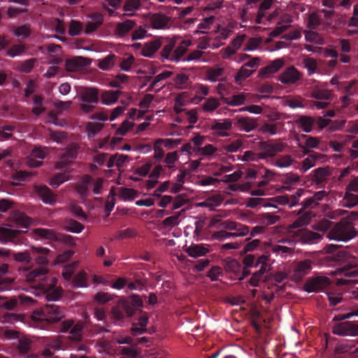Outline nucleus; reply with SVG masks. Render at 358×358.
Wrapping results in <instances>:
<instances>
[{
    "mask_svg": "<svg viewBox=\"0 0 358 358\" xmlns=\"http://www.w3.org/2000/svg\"><path fill=\"white\" fill-rule=\"evenodd\" d=\"M327 195V194L324 190H320L316 192L313 196L305 198L301 203V208L299 210V213L306 210L315 208L320 204V201H322Z\"/></svg>",
    "mask_w": 358,
    "mask_h": 358,
    "instance_id": "9b49d317",
    "label": "nucleus"
},
{
    "mask_svg": "<svg viewBox=\"0 0 358 358\" xmlns=\"http://www.w3.org/2000/svg\"><path fill=\"white\" fill-rule=\"evenodd\" d=\"M12 257L16 262L22 264H29L31 259V257L27 251L13 253Z\"/></svg>",
    "mask_w": 358,
    "mask_h": 358,
    "instance_id": "680f3d73",
    "label": "nucleus"
},
{
    "mask_svg": "<svg viewBox=\"0 0 358 358\" xmlns=\"http://www.w3.org/2000/svg\"><path fill=\"white\" fill-rule=\"evenodd\" d=\"M80 99L83 102L91 104H96L99 102V91L96 88H85L81 95Z\"/></svg>",
    "mask_w": 358,
    "mask_h": 358,
    "instance_id": "b1692460",
    "label": "nucleus"
},
{
    "mask_svg": "<svg viewBox=\"0 0 358 358\" xmlns=\"http://www.w3.org/2000/svg\"><path fill=\"white\" fill-rule=\"evenodd\" d=\"M35 235L50 241H59V235L51 229L36 228L34 229Z\"/></svg>",
    "mask_w": 358,
    "mask_h": 358,
    "instance_id": "c756f323",
    "label": "nucleus"
},
{
    "mask_svg": "<svg viewBox=\"0 0 358 358\" xmlns=\"http://www.w3.org/2000/svg\"><path fill=\"white\" fill-rule=\"evenodd\" d=\"M94 178L89 175L83 177L80 183L76 185V190L81 196H87L89 195L88 185L92 184Z\"/></svg>",
    "mask_w": 358,
    "mask_h": 358,
    "instance_id": "7c9ffc66",
    "label": "nucleus"
},
{
    "mask_svg": "<svg viewBox=\"0 0 358 358\" xmlns=\"http://www.w3.org/2000/svg\"><path fill=\"white\" fill-rule=\"evenodd\" d=\"M33 250L38 255L35 257L36 263L39 266L29 273L27 279L29 281H36L37 278H40L48 273L47 265L48 264V259L45 257L50 250L44 248H34Z\"/></svg>",
    "mask_w": 358,
    "mask_h": 358,
    "instance_id": "7ed1b4c3",
    "label": "nucleus"
},
{
    "mask_svg": "<svg viewBox=\"0 0 358 358\" xmlns=\"http://www.w3.org/2000/svg\"><path fill=\"white\" fill-rule=\"evenodd\" d=\"M296 122L303 131L308 133L312 131L313 125L315 124V119L310 116L301 115Z\"/></svg>",
    "mask_w": 358,
    "mask_h": 358,
    "instance_id": "c85d7f7f",
    "label": "nucleus"
},
{
    "mask_svg": "<svg viewBox=\"0 0 358 358\" xmlns=\"http://www.w3.org/2000/svg\"><path fill=\"white\" fill-rule=\"evenodd\" d=\"M248 94L240 93L233 95L231 98L222 97L224 103L231 106H238L243 104L247 99Z\"/></svg>",
    "mask_w": 358,
    "mask_h": 358,
    "instance_id": "72a5a7b5",
    "label": "nucleus"
},
{
    "mask_svg": "<svg viewBox=\"0 0 358 358\" xmlns=\"http://www.w3.org/2000/svg\"><path fill=\"white\" fill-rule=\"evenodd\" d=\"M357 205H358V195L352 193V191L346 189L343 199V206L351 208Z\"/></svg>",
    "mask_w": 358,
    "mask_h": 358,
    "instance_id": "e433bc0d",
    "label": "nucleus"
},
{
    "mask_svg": "<svg viewBox=\"0 0 358 358\" xmlns=\"http://www.w3.org/2000/svg\"><path fill=\"white\" fill-rule=\"evenodd\" d=\"M8 264H3L0 266V292L10 289L14 285V278L4 275L8 272Z\"/></svg>",
    "mask_w": 358,
    "mask_h": 358,
    "instance_id": "6ab92c4d",
    "label": "nucleus"
},
{
    "mask_svg": "<svg viewBox=\"0 0 358 358\" xmlns=\"http://www.w3.org/2000/svg\"><path fill=\"white\" fill-rule=\"evenodd\" d=\"M101 123L90 122L86 125V130L90 137L96 136L103 128Z\"/></svg>",
    "mask_w": 358,
    "mask_h": 358,
    "instance_id": "4d7b16f0",
    "label": "nucleus"
},
{
    "mask_svg": "<svg viewBox=\"0 0 358 358\" xmlns=\"http://www.w3.org/2000/svg\"><path fill=\"white\" fill-rule=\"evenodd\" d=\"M264 268H259V269L252 273L249 284L252 287H257L259 285L260 281L262 280L263 276L265 273Z\"/></svg>",
    "mask_w": 358,
    "mask_h": 358,
    "instance_id": "5fc2aeb1",
    "label": "nucleus"
},
{
    "mask_svg": "<svg viewBox=\"0 0 358 358\" xmlns=\"http://www.w3.org/2000/svg\"><path fill=\"white\" fill-rule=\"evenodd\" d=\"M331 284V280L326 276H315L308 278L303 285L304 291L311 292H322Z\"/></svg>",
    "mask_w": 358,
    "mask_h": 358,
    "instance_id": "39448f33",
    "label": "nucleus"
},
{
    "mask_svg": "<svg viewBox=\"0 0 358 358\" xmlns=\"http://www.w3.org/2000/svg\"><path fill=\"white\" fill-rule=\"evenodd\" d=\"M11 220L18 227L28 228L31 223V219L24 213L16 211L10 217Z\"/></svg>",
    "mask_w": 358,
    "mask_h": 358,
    "instance_id": "2f4dec72",
    "label": "nucleus"
},
{
    "mask_svg": "<svg viewBox=\"0 0 358 358\" xmlns=\"http://www.w3.org/2000/svg\"><path fill=\"white\" fill-rule=\"evenodd\" d=\"M322 24V19L317 13H311L308 17L307 27L312 30L316 29Z\"/></svg>",
    "mask_w": 358,
    "mask_h": 358,
    "instance_id": "a18cd8bd",
    "label": "nucleus"
},
{
    "mask_svg": "<svg viewBox=\"0 0 358 358\" xmlns=\"http://www.w3.org/2000/svg\"><path fill=\"white\" fill-rule=\"evenodd\" d=\"M90 64L89 59L83 57H74L66 60L65 66L68 71H78Z\"/></svg>",
    "mask_w": 358,
    "mask_h": 358,
    "instance_id": "dca6fc26",
    "label": "nucleus"
},
{
    "mask_svg": "<svg viewBox=\"0 0 358 358\" xmlns=\"http://www.w3.org/2000/svg\"><path fill=\"white\" fill-rule=\"evenodd\" d=\"M21 233L18 229L0 226V240L2 243L13 241Z\"/></svg>",
    "mask_w": 358,
    "mask_h": 358,
    "instance_id": "393cba45",
    "label": "nucleus"
},
{
    "mask_svg": "<svg viewBox=\"0 0 358 358\" xmlns=\"http://www.w3.org/2000/svg\"><path fill=\"white\" fill-rule=\"evenodd\" d=\"M34 300L24 294H20L17 296H13L9 299H3V301L1 303V306L8 310H13L20 308L23 306H29L33 304Z\"/></svg>",
    "mask_w": 358,
    "mask_h": 358,
    "instance_id": "423d86ee",
    "label": "nucleus"
},
{
    "mask_svg": "<svg viewBox=\"0 0 358 358\" xmlns=\"http://www.w3.org/2000/svg\"><path fill=\"white\" fill-rule=\"evenodd\" d=\"M83 324L78 322L72 326L70 334V338L76 342H80L83 338Z\"/></svg>",
    "mask_w": 358,
    "mask_h": 358,
    "instance_id": "79ce46f5",
    "label": "nucleus"
},
{
    "mask_svg": "<svg viewBox=\"0 0 358 358\" xmlns=\"http://www.w3.org/2000/svg\"><path fill=\"white\" fill-rule=\"evenodd\" d=\"M77 148L76 146L68 147L61 156L59 160L56 163L55 168L63 169L70 164V162L77 157Z\"/></svg>",
    "mask_w": 358,
    "mask_h": 358,
    "instance_id": "f3484780",
    "label": "nucleus"
},
{
    "mask_svg": "<svg viewBox=\"0 0 358 358\" xmlns=\"http://www.w3.org/2000/svg\"><path fill=\"white\" fill-rule=\"evenodd\" d=\"M191 45V42L189 41L182 40L178 44V46L175 47V50H173V54L171 55L170 61L171 62H178L181 59V57L185 55L187 52V48Z\"/></svg>",
    "mask_w": 358,
    "mask_h": 358,
    "instance_id": "cd10ccee",
    "label": "nucleus"
},
{
    "mask_svg": "<svg viewBox=\"0 0 358 358\" xmlns=\"http://www.w3.org/2000/svg\"><path fill=\"white\" fill-rule=\"evenodd\" d=\"M136 26L134 20H126L116 24L114 34L117 38H123L126 37L130 31L134 29Z\"/></svg>",
    "mask_w": 358,
    "mask_h": 358,
    "instance_id": "a211bd4d",
    "label": "nucleus"
},
{
    "mask_svg": "<svg viewBox=\"0 0 358 358\" xmlns=\"http://www.w3.org/2000/svg\"><path fill=\"white\" fill-rule=\"evenodd\" d=\"M336 169L329 166L319 167L312 171V180L317 184L326 181L329 176H333Z\"/></svg>",
    "mask_w": 358,
    "mask_h": 358,
    "instance_id": "ddd939ff",
    "label": "nucleus"
},
{
    "mask_svg": "<svg viewBox=\"0 0 358 358\" xmlns=\"http://www.w3.org/2000/svg\"><path fill=\"white\" fill-rule=\"evenodd\" d=\"M173 81L176 88L183 90L187 88L189 78L187 75L180 73L176 75Z\"/></svg>",
    "mask_w": 358,
    "mask_h": 358,
    "instance_id": "ea45409f",
    "label": "nucleus"
},
{
    "mask_svg": "<svg viewBox=\"0 0 358 358\" xmlns=\"http://www.w3.org/2000/svg\"><path fill=\"white\" fill-rule=\"evenodd\" d=\"M196 96L193 99V102L197 103L200 102L205 96L208 94V87L206 85L198 84L195 86Z\"/></svg>",
    "mask_w": 358,
    "mask_h": 358,
    "instance_id": "de8ad7c7",
    "label": "nucleus"
},
{
    "mask_svg": "<svg viewBox=\"0 0 358 358\" xmlns=\"http://www.w3.org/2000/svg\"><path fill=\"white\" fill-rule=\"evenodd\" d=\"M31 347V341L27 338L19 339L17 349L21 354H26L29 352Z\"/></svg>",
    "mask_w": 358,
    "mask_h": 358,
    "instance_id": "0e129e2a",
    "label": "nucleus"
},
{
    "mask_svg": "<svg viewBox=\"0 0 358 358\" xmlns=\"http://www.w3.org/2000/svg\"><path fill=\"white\" fill-rule=\"evenodd\" d=\"M83 29V24L77 20H72L70 22L69 28V34L71 36H76L80 35Z\"/></svg>",
    "mask_w": 358,
    "mask_h": 358,
    "instance_id": "603ef678",
    "label": "nucleus"
},
{
    "mask_svg": "<svg viewBox=\"0 0 358 358\" xmlns=\"http://www.w3.org/2000/svg\"><path fill=\"white\" fill-rule=\"evenodd\" d=\"M332 94L328 90L320 89L317 85L313 87L310 96L317 100L328 101L331 99Z\"/></svg>",
    "mask_w": 358,
    "mask_h": 358,
    "instance_id": "f704fd0d",
    "label": "nucleus"
},
{
    "mask_svg": "<svg viewBox=\"0 0 358 358\" xmlns=\"http://www.w3.org/2000/svg\"><path fill=\"white\" fill-rule=\"evenodd\" d=\"M161 45V40L159 38H156L145 43L142 48L141 54L144 57L152 58L155 53L159 49Z\"/></svg>",
    "mask_w": 358,
    "mask_h": 358,
    "instance_id": "5701e85b",
    "label": "nucleus"
},
{
    "mask_svg": "<svg viewBox=\"0 0 358 358\" xmlns=\"http://www.w3.org/2000/svg\"><path fill=\"white\" fill-rule=\"evenodd\" d=\"M356 233V230L351 222L342 220L334 225L328 232L327 236L329 239L346 241L355 237Z\"/></svg>",
    "mask_w": 358,
    "mask_h": 358,
    "instance_id": "f257e3e1",
    "label": "nucleus"
},
{
    "mask_svg": "<svg viewBox=\"0 0 358 358\" xmlns=\"http://www.w3.org/2000/svg\"><path fill=\"white\" fill-rule=\"evenodd\" d=\"M220 106V102L216 98H209L203 105V109L206 112H212Z\"/></svg>",
    "mask_w": 358,
    "mask_h": 358,
    "instance_id": "774afa93",
    "label": "nucleus"
},
{
    "mask_svg": "<svg viewBox=\"0 0 358 358\" xmlns=\"http://www.w3.org/2000/svg\"><path fill=\"white\" fill-rule=\"evenodd\" d=\"M13 33L17 37L28 38L31 34L30 25L23 24L17 27L13 30Z\"/></svg>",
    "mask_w": 358,
    "mask_h": 358,
    "instance_id": "bf43d9fd",
    "label": "nucleus"
},
{
    "mask_svg": "<svg viewBox=\"0 0 358 358\" xmlns=\"http://www.w3.org/2000/svg\"><path fill=\"white\" fill-rule=\"evenodd\" d=\"M278 123L266 122L262 125L259 131L263 134H267L270 136L275 135L278 133Z\"/></svg>",
    "mask_w": 358,
    "mask_h": 358,
    "instance_id": "13d9d810",
    "label": "nucleus"
},
{
    "mask_svg": "<svg viewBox=\"0 0 358 358\" xmlns=\"http://www.w3.org/2000/svg\"><path fill=\"white\" fill-rule=\"evenodd\" d=\"M296 241L306 244H315L321 241L322 235L306 228L298 229L294 232Z\"/></svg>",
    "mask_w": 358,
    "mask_h": 358,
    "instance_id": "0eeeda50",
    "label": "nucleus"
},
{
    "mask_svg": "<svg viewBox=\"0 0 358 358\" xmlns=\"http://www.w3.org/2000/svg\"><path fill=\"white\" fill-rule=\"evenodd\" d=\"M64 311L55 303H48L40 310L34 312V318L48 323L59 322L64 317Z\"/></svg>",
    "mask_w": 358,
    "mask_h": 358,
    "instance_id": "f03ea898",
    "label": "nucleus"
},
{
    "mask_svg": "<svg viewBox=\"0 0 358 358\" xmlns=\"http://www.w3.org/2000/svg\"><path fill=\"white\" fill-rule=\"evenodd\" d=\"M66 229L73 233H80L84 229V226L79 222L70 220L66 224Z\"/></svg>",
    "mask_w": 358,
    "mask_h": 358,
    "instance_id": "338daca9",
    "label": "nucleus"
},
{
    "mask_svg": "<svg viewBox=\"0 0 358 358\" xmlns=\"http://www.w3.org/2000/svg\"><path fill=\"white\" fill-rule=\"evenodd\" d=\"M122 94L120 90H106L102 92L101 94V103L107 106H110L115 103L118 98L120 94Z\"/></svg>",
    "mask_w": 358,
    "mask_h": 358,
    "instance_id": "a878e982",
    "label": "nucleus"
},
{
    "mask_svg": "<svg viewBox=\"0 0 358 358\" xmlns=\"http://www.w3.org/2000/svg\"><path fill=\"white\" fill-rule=\"evenodd\" d=\"M27 48L25 44H15L12 45L6 52V55L10 57H15L20 55Z\"/></svg>",
    "mask_w": 358,
    "mask_h": 358,
    "instance_id": "3c124183",
    "label": "nucleus"
},
{
    "mask_svg": "<svg viewBox=\"0 0 358 358\" xmlns=\"http://www.w3.org/2000/svg\"><path fill=\"white\" fill-rule=\"evenodd\" d=\"M170 20L169 17L162 13H151L148 17V20L152 27L156 29L166 28Z\"/></svg>",
    "mask_w": 358,
    "mask_h": 358,
    "instance_id": "2eb2a0df",
    "label": "nucleus"
},
{
    "mask_svg": "<svg viewBox=\"0 0 358 358\" xmlns=\"http://www.w3.org/2000/svg\"><path fill=\"white\" fill-rule=\"evenodd\" d=\"M333 334L338 336H358V324L352 322H343L336 324L333 328Z\"/></svg>",
    "mask_w": 358,
    "mask_h": 358,
    "instance_id": "6e6552de",
    "label": "nucleus"
},
{
    "mask_svg": "<svg viewBox=\"0 0 358 358\" xmlns=\"http://www.w3.org/2000/svg\"><path fill=\"white\" fill-rule=\"evenodd\" d=\"M172 74H173V73L171 71H163L162 73H160L159 74H158L157 76H156L155 77L153 81L150 85L148 90L149 91L152 90L155 86H157L158 83H159L162 80L169 78Z\"/></svg>",
    "mask_w": 358,
    "mask_h": 358,
    "instance_id": "69168bd1",
    "label": "nucleus"
},
{
    "mask_svg": "<svg viewBox=\"0 0 358 358\" xmlns=\"http://www.w3.org/2000/svg\"><path fill=\"white\" fill-rule=\"evenodd\" d=\"M69 180V176L66 173L55 174L50 180V185L53 188L58 187L61 184Z\"/></svg>",
    "mask_w": 358,
    "mask_h": 358,
    "instance_id": "864d4df0",
    "label": "nucleus"
},
{
    "mask_svg": "<svg viewBox=\"0 0 358 358\" xmlns=\"http://www.w3.org/2000/svg\"><path fill=\"white\" fill-rule=\"evenodd\" d=\"M312 261L308 259L299 262L294 271L295 278L300 280L307 275L312 269Z\"/></svg>",
    "mask_w": 358,
    "mask_h": 358,
    "instance_id": "4be33fe9",
    "label": "nucleus"
},
{
    "mask_svg": "<svg viewBox=\"0 0 358 358\" xmlns=\"http://www.w3.org/2000/svg\"><path fill=\"white\" fill-rule=\"evenodd\" d=\"M312 213L310 210L306 211L303 214L298 217L291 225L293 229H301L302 227L308 224L311 219Z\"/></svg>",
    "mask_w": 358,
    "mask_h": 358,
    "instance_id": "c9c22d12",
    "label": "nucleus"
},
{
    "mask_svg": "<svg viewBox=\"0 0 358 358\" xmlns=\"http://www.w3.org/2000/svg\"><path fill=\"white\" fill-rule=\"evenodd\" d=\"M208 252V250L200 244L193 245L186 249L189 256L194 258L205 255Z\"/></svg>",
    "mask_w": 358,
    "mask_h": 358,
    "instance_id": "58836bf2",
    "label": "nucleus"
},
{
    "mask_svg": "<svg viewBox=\"0 0 358 358\" xmlns=\"http://www.w3.org/2000/svg\"><path fill=\"white\" fill-rule=\"evenodd\" d=\"M286 148V144L280 139H270L260 141L257 150L259 151L262 159L272 158L280 152H282Z\"/></svg>",
    "mask_w": 358,
    "mask_h": 358,
    "instance_id": "20e7f679",
    "label": "nucleus"
},
{
    "mask_svg": "<svg viewBox=\"0 0 358 358\" xmlns=\"http://www.w3.org/2000/svg\"><path fill=\"white\" fill-rule=\"evenodd\" d=\"M127 302L131 306L133 315L137 312L142 313L141 308L143 306V302L141 298L137 294H132L130 299H127Z\"/></svg>",
    "mask_w": 358,
    "mask_h": 358,
    "instance_id": "a19ab883",
    "label": "nucleus"
},
{
    "mask_svg": "<svg viewBox=\"0 0 358 358\" xmlns=\"http://www.w3.org/2000/svg\"><path fill=\"white\" fill-rule=\"evenodd\" d=\"M285 64V61L282 58L276 59L272 61L265 67L262 68L259 71V76L264 77L278 71Z\"/></svg>",
    "mask_w": 358,
    "mask_h": 358,
    "instance_id": "412c9836",
    "label": "nucleus"
},
{
    "mask_svg": "<svg viewBox=\"0 0 358 358\" xmlns=\"http://www.w3.org/2000/svg\"><path fill=\"white\" fill-rule=\"evenodd\" d=\"M294 162V158L289 155H282L277 158L273 162V165L278 168L289 167Z\"/></svg>",
    "mask_w": 358,
    "mask_h": 358,
    "instance_id": "37998d69",
    "label": "nucleus"
},
{
    "mask_svg": "<svg viewBox=\"0 0 358 358\" xmlns=\"http://www.w3.org/2000/svg\"><path fill=\"white\" fill-rule=\"evenodd\" d=\"M115 59V55H108L107 57L99 61L98 64L99 68L104 71H108L112 69L113 66H114Z\"/></svg>",
    "mask_w": 358,
    "mask_h": 358,
    "instance_id": "8fccbe9b",
    "label": "nucleus"
},
{
    "mask_svg": "<svg viewBox=\"0 0 358 358\" xmlns=\"http://www.w3.org/2000/svg\"><path fill=\"white\" fill-rule=\"evenodd\" d=\"M319 139L317 137L308 136L305 145H301V148L303 149V152L305 154H308L309 148H317L319 145Z\"/></svg>",
    "mask_w": 358,
    "mask_h": 358,
    "instance_id": "6e6d98bb",
    "label": "nucleus"
},
{
    "mask_svg": "<svg viewBox=\"0 0 358 358\" xmlns=\"http://www.w3.org/2000/svg\"><path fill=\"white\" fill-rule=\"evenodd\" d=\"M176 45V40L174 38H172L169 40L166 44L164 48H162L161 51V55L162 57L166 59H171V55L173 52V48Z\"/></svg>",
    "mask_w": 358,
    "mask_h": 358,
    "instance_id": "49530a36",
    "label": "nucleus"
},
{
    "mask_svg": "<svg viewBox=\"0 0 358 358\" xmlns=\"http://www.w3.org/2000/svg\"><path fill=\"white\" fill-rule=\"evenodd\" d=\"M337 273L345 277H356L358 276V268L352 264H348L338 268Z\"/></svg>",
    "mask_w": 358,
    "mask_h": 358,
    "instance_id": "4c0bfd02",
    "label": "nucleus"
},
{
    "mask_svg": "<svg viewBox=\"0 0 358 358\" xmlns=\"http://www.w3.org/2000/svg\"><path fill=\"white\" fill-rule=\"evenodd\" d=\"M164 143V139L159 138L154 143V158L156 161H161L164 156V151L162 148V145Z\"/></svg>",
    "mask_w": 358,
    "mask_h": 358,
    "instance_id": "052dcab7",
    "label": "nucleus"
},
{
    "mask_svg": "<svg viewBox=\"0 0 358 358\" xmlns=\"http://www.w3.org/2000/svg\"><path fill=\"white\" fill-rule=\"evenodd\" d=\"M245 38V35L244 34L238 36L236 38H235L231 43L232 48L229 46L227 48V50L229 52V54L232 55L236 52V50L240 48Z\"/></svg>",
    "mask_w": 358,
    "mask_h": 358,
    "instance_id": "e2e57ef3",
    "label": "nucleus"
},
{
    "mask_svg": "<svg viewBox=\"0 0 358 358\" xmlns=\"http://www.w3.org/2000/svg\"><path fill=\"white\" fill-rule=\"evenodd\" d=\"M301 77L300 72L294 66H289L279 76L278 80L283 84L291 85L296 83Z\"/></svg>",
    "mask_w": 358,
    "mask_h": 358,
    "instance_id": "4468645a",
    "label": "nucleus"
},
{
    "mask_svg": "<svg viewBox=\"0 0 358 358\" xmlns=\"http://www.w3.org/2000/svg\"><path fill=\"white\" fill-rule=\"evenodd\" d=\"M219 227L229 231H235L234 232H236L239 237L245 236L250 232V227L248 226L231 220L222 222Z\"/></svg>",
    "mask_w": 358,
    "mask_h": 358,
    "instance_id": "f8f14e48",
    "label": "nucleus"
},
{
    "mask_svg": "<svg viewBox=\"0 0 358 358\" xmlns=\"http://www.w3.org/2000/svg\"><path fill=\"white\" fill-rule=\"evenodd\" d=\"M131 307V306L127 302L126 299H121L112 308L111 312L116 320H122L124 319L125 315H127V317L133 316Z\"/></svg>",
    "mask_w": 358,
    "mask_h": 358,
    "instance_id": "9d476101",
    "label": "nucleus"
},
{
    "mask_svg": "<svg viewBox=\"0 0 358 358\" xmlns=\"http://www.w3.org/2000/svg\"><path fill=\"white\" fill-rule=\"evenodd\" d=\"M224 268L226 271L234 273L236 278L242 269V266L236 259L228 257L224 260Z\"/></svg>",
    "mask_w": 358,
    "mask_h": 358,
    "instance_id": "473e14b6",
    "label": "nucleus"
},
{
    "mask_svg": "<svg viewBox=\"0 0 358 358\" xmlns=\"http://www.w3.org/2000/svg\"><path fill=\"white\" fill-rule=\"evenodd\" d=\"M306 40L310 43H315L318 45L324 44L323 38L318 33L313 31L312 29L309 31H304Z\"/></svg>",
    "mask_w": 358,
    "mask_h": 358,
    "instance_id": "09e8293b",
    "label": "nucleus"
},
{
    "mask_svg": "<svg viewBox=\"0 0 358 358\" xmlns=\"http://www.w3.org/2000/svg\"><path fill=\"white\" fill-rule=\"evenodd\" d=\"M38 287L45 294L48 301H57L62 297V287H55L53 283L40 282Z\"/></svg>",
    "mask_w": 358,
    "mask_h": 358,
    "instance_id": "1a4fd4ad",
    "label": "nucleus"
},
{
    "mask_svg": "<svg viewBox=\"0 0 358 358\" xmlns=\"http://www.w3.org/2000/svg\"><path fill=\"white\" fill-rule=\"evenodd\" d=\"M35 190L44 203L52 205L56 202V196L46 185L36 186Z\"/></svg>",
    "mask_w": 358,
    "mask_h": 358,
    "instance_id": "aec40b11",
    "label": "nucleus"
},
{
    "mask_svg": "<svg viewBox=\"0 0 358 358\" xmlns=\"http://www.w3.org/2000/svg\"><path fill=\"white\" fill-rule=\"evenodd\" d=\"M238 127L246 132H250L257 127L256 119L250 117H241L238 119Z\"/></svg>",
    "mask_w": 358,
    "mask_h": 358,
    "instance_id": "bb28decb",
    "label": "nucleus"
},
{
    "mask_svg": "<svg viewBox=\"0 0 358 358\" xmlns=\"http://www.w3.org/2000/svg\"><path fill=\"white\" fill-rule=\"evenodd\" d=\"M254 71L255 70H250L245 66H242L235 76L234 80L236 83L240 85L243 80H245L246 78H249Z\"/></svg>",
    "mask_w": 358,
    "mask_h": 358,
    "instance_id": "c03bdc74",
    "label": "nucleus"
}]
</instances>
